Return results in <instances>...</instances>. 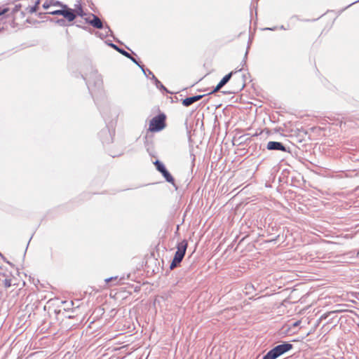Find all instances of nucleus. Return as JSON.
<instances>
[{
  "label": "nucleus",
  "instance_id": "obj_31",
  "mask_svg": "<svg viewBox=\"0 0 359 359\" xmlns=\"http://www.w3.org/2000/svg\"><path fill=\"white\" fill-rule=\"evenodd\" d=\"M358 2H359V0H357V1H353V3H351V4H350L348 6H347L345 8V9H346V8H348V7H350V6H351L352 5H353V4H355L358 3Z\"/></svg>",
  "mask_w": 359,
  "mask_h": 359
},
{
  "label": "nucleus",
  "instance_id": "obj_10",
  "mask_svg": "<svg viewBox=\"0 0 359 359\" xmlns=\"http://www.w3.org/2000/svg\"><path fill=\"white\" fill-rule=\"evenodd\" d=\"M113 135L112 132L107 127L102 129L99 133V137L103 144L112 142Z\"/></svg>",
  "mask_w": 359,
  "mask_h": 359
},
{
  "label": "nucleus",
  "instance_id": "obj_18",
  "mask_svg": "<svg viewBox=\"0 0 359 359\" xmlns=\"http://www.w3.org/2000/svg\"><path fill=\"white\" fill-rule=\"evenodd\" d=\"M145 74H144L146 76H147V72H149V75H151L149 78L154 81V83H155V82L156 81V80H158L156 76L155 75L152 73L151 71H150L149 69H145Z\"/></svg>",
  "mask_w": 359,
  "mask_h": 359
},
{
  "label": "nucleus",
  "instance_id": "obj_22",
  "mask_svg": "<svg viewBox=\"0 0 359 359\" xmlns=\"http://www.w3.org/2000/svg\"><path fill=\"white\" fill-rule=\"evenodd\" d=\"M39 2H40L39 0H37L35 5H34V6L31 7L30 11H29L30 13H34L36 11L38 5L39 4Z\"/></svg>",
  "mask_w": 359,
  "mask_h": 359
},
{
  "label": "nucleus",
  "instance_id": "obj_38",
  "mask_svg": "<svg viewBox=\"0 0 359 359\" xmlns=\"http://www.w3.org/2000/svg\"><path fill=\"white\" fill-rule=\"evenodd\" d=\"M248 236V235H246L245 236H244L243 238H242V239H241V241H243V240H244V239H245Z\"/></svg>",
  "mask_w": 359,
  "mask_h": 359
},
{
  "label": "nucleus",
  "instance_id": "obj_25",
  "mask_svg": "<svg viewBox=\"0 0 359 359\" xmlns=\"http://www.w3.org/2000/svg\"><path fill=\"white\" fill-rule=\"evenodd\" d=\"M52 5L55 6H62V5H64V4L59 1H55L52 3Z\"/></svg>",
  "mask_w": 359,
  "mask_h": 359
},
{
  "label": "nucleus",
  "instance_id": "obj_33",
  "mask_svg": "<svg viewBox=\"0 0 359 359\" xmlns=\"http://www.w3.org/2000/svg\"><path fill=\"white\" fill-rule=\"evenodd\" d=\"M116 277L114 278V279H116ZM112 279H114V278L111 277V278H107L105 280V281L108 283V282L111 281Z\"/></svg>",
  "mask_w": 359,
  "mask_h": 359
},
{
  "label": "nucleus",
  "instance_id": "obj_21",
  "mask_svg": "<svg viewBox=\"0 0 359 359\" xmlns=\"http://www.w3.org/2000/svg\"><path fill=\"white\" fill-rule=\"evenodd\" d=\"M56 22L60 25V26H62V27H65L67 25V19L66 18H63V19H60V20H57L56 21Z\"/></svg>",
  "mask_w": 359,
  "mask_h": 359
},
{
  "label": "nucleus",
  "instance_id": "obj_36",
  "mask_svg": "<svg viewBox=\"0 0 359 359\" xmlns=\"http://www.w3.org/2000/svg\"><path fill=\"white\" fill-rule=\"evenodd\" d=\"M191 156L193 158V161H195V155L191 154Z\"/></svg>",
  "mask_w": 359,
  "mask_h": 359
},
{
  "label": "nucleus",
  "instance_id": "obj_30",
  "mask_svg": "<svg viewBox=\"0 0 359 359\" xmlns=\"http://www.w3.org/2000/svg\"><path fill=\"white\" fill-rule=\"evenodd\" d=\"M20 8H21V5L20 4L15 5L14 11H18Z\"/></svg>",
  "mask_w": 359,
  "mask_h": 359
},
{
  "label": "nucleus",
  "instance_id": "obj_9",
  "mask_svg": "<svg viewBox=\"0 0 359 359\" xmlns=\"http://www.w3.org/2000/svg\"><path fill=\"white\" fill-rule=\"evenodd\" d=\"M75 8L72 9L69 8V22L74 20L76 16L84 17L86 13L83 11L81 4L79 1L75 4Z\"/></svg>",
  "mask_w": 359,
  "mask_h": 359
},
{
  "label": "nucleus",
  "instance_id": "obj_40",
  "mask_svg": "<svg viewBox=\"0 0 359 359\" xmlns=\"http://www.w3.org/2000/svg\"><path fill=\"white\" fill-rule=\"evenodd\" d=\"M255 1L256 2V4H257V1L258 0H252V2Z\"/></svg>",
  "mask_w": 359,
  "mask_h": 359
},
{
  "label": "nucleus",
  "instance_id": "obj_34",
  "mask_svg": "<svg viewBox=\"0 0 359 359\" xmlns=\"http://www.w3.org/2000/svg\"><path fill=\"white\" fill-rule=\"evenodd\" d=\"M276 29V27H273V28H269V27H267V28H265L264 29L266 30H271V31H273Z\"/></svg>",
  "mask_w": 359,
  "mask_h": 359
},
{
  "label": "nucleus",
  "instance_id": "obj_4",
  "mask_svg": "<svg viewBox=\"0 0 359 359\" xmlns=\"http://www.w3.org/2000/svg\"><path fill=\"white\" fill-rule=\"evenodd\" d=\"M293 345L289 341H283L269 351L262 359H276L292 349Z\"/></svg>",
  "mask_w": 359,
  "mask_h": 359
},
{
  "label": "nucleus",
  "instance_id": "obj_7",
  "mask_svg": "<svg viewBox=\"0 0 359 359\" xmlns=\"http://www.w3.org/2000/svg\"><path fill=\"white\" fill-rule=\"evenodd\" d=\"M14 277L8 270H0V286L7 289L13 285ZM15 285V283H13Z\"/></svg>",
  "mask_w": 359,
  "mask_h": 359
},
{
  "label": "nucleus",
  "instance_id": "obj_2",
  "mask_svg": "<svg viewBox=\"0 0 359 359\" xmlns=\"http://www.w3.org/2000/svg\"><path fill=\"white\" fill-rule=\"evenodd\" d=\"M72 308L69 307V320H74L71 328L80 325L83 320V313L81 311L80 306L82 304L81 299H76L74 301H70Z\"/></svg>",
  "mask_w": 359,
  "mask_h": 359
},
{
  "label": "nucleus",
  "instance_id": "obj_26",
  "mask_svg": "<svg viewBox=\"0 0 359 359\" xmlns=\"http://www.w3.org/2000/svg\"><path fill=\"white\" fill-rule=\"evenodd\" d=\"M8 8H3L1 10H0V17L3 15H4L6 13H7L8 11Z\"/></svg>",
  "mask_w": 359,
  "mask_h": 359
},
{
  "label": "nucleus",
  "instance_id": "obj_43",
  "mask_svg": "<svg viewBox=\"0 0 359 359\" xmlns=\"http://www.w3.org/2000/svg\"><path fill=\"white\" fill-rule=\"evenodd\" d=\"M357 257H359V250L357 252Z\"/></svg>",
  "mask_w": 359,
  "mask_h": 359
},
{
  "label": "nucleus",
  "instance_id": "obj_23",
  "mask_svg": "<svg viewBox=\"0 0 359 359\" xmlns=\"http://www.w3.org/2000/svg\"><path fill=\"white\" fill-rule=\"evenodd\" d=\"M83 21H82V20H76V21L75 22V24L76 25V26H77V27H81V28H83V29H86V30L87 29H88L87 27H83V26H82V24H83Z\"/></svg>",
  "mask_w": 359,
  "mask_h": 359
},
{
  "label": "nucleus",
  "instance_id": "obj_44",
  "mask_svg": "<svg viewBox=\"0 0 359 359\" xmlns=\"http://www.w3.org/2000/svg\"><path fill=\"white\" fill-rule=\"evenodd\" d=\"M358 298H359V292L358 293Z\"/></svg>",
  "mask_w": 359,
  "mask_h": 359
},
{
  "label": "nucleus",
  "instance_id": "obj_5",
  "mask_svg": "<svg viewBox=\"0 0 359 359\" xmlns=\"http://www.w3.org/2000/svg\"><path fill=\"white\" fill-rule=\"evenodd\" d=\"M85 22L90 25L92 27L96 29H104L106 30V35H108L109 33H111V30L108 25L105 27L103 25L102 20L95 14L90 13L88 17L84 18Z\"/></svg>",
  "mask_w": 359,
  "mask_h": 359
},
{
  "label": "nucleus",
  "instance_id": "obj_39",
  "mask_svg": "<svg viewBox=\"0 0 359 359\" xmlns=\"http://www.w3.org/2000/svg\"><path fill=\"white\" fill-rule=\"evenodd\" d=\"M147 77H149L151 75H149V72H147Z\"/></svg>",
  "mask_w": 359,
  "mask_h": 359
},
{
  "label": "nucleus",
  "instance_id": "obj_42",
  "mask_svg": "<svg viewBox=\"0 0 359 359\" xmlns=\"http://www.w3.org/2000/svg\"><path fill=\"white\" fill-rule=\"evenodd\" d=\"M32 236H33V234L30 236V238L29 240V242L31 241V239L32 238Z\"/></svg>",
  "mask_w": 359,
  "mask_h": 359
},
{
  "label": "nucleus",
  "instance_id": "obj_16",
  "mask_svg": "<svg viewBox=\"0 0 359 359\" xmlns=\"http://www.w3.org/2000/svg\"><path fill=\"white\" fill-rule=\"evenodd\" d=\"M161 174L163 175L166 182L172 184L174 187H175L176 189H177V187L175 183V180L173 177L167 169H165L164 171H163Z\"/></svg>",
  "mask_w": 359,
  "mask_h": 359
},
{
  "label": "nucleus",
  "instance_id": "obj_3",
  "mask_svg": "<svg viewBox=\"0 0 359 359\" xmlns=\"http://www.w3.org/2000/svg\"><path fill=\"white\" fill-rule=\"evenodd\" d=\"M187 247L188 241L186 239H184L180 242L177 243L176 245L177 250L170 264V269L171 270L177 268L180 265V263L182 262L185 256Z\"/></svg>",
  "mask_w": 359,
  "mask_h": 359
},
{
  "label": "nucleus",
  "instance_id": "obj_8",
  "mask_svg": "<svg viewBox=\"0 0 359 359\" xmlns=\"http://www.w3.org/2000/svg\"><path fill=\"white\" fill-rule=\"evenodd\" d=\"M109 45L113 48L114 50H116V51H118L119 53L122 54L123 55H124L125 57H126L127 58L130 59L133 62H134L135 64H136L140 69L142 71V72L144 74H145V69H144V66L142 64H140L135 57H133L128 52L126 51L125 50H123V48H119L118 46H116V44L113 43H109Z\"/></svg>",
  "mask_w": 359,
  "mask_h": 359
},
{
  "label": "nucleus",
  "instance_id": "obj_12",
  "mask_svg": "<svg viewBox=\"0 0 359 359\" xmlns=\"http://www.w3.org/2000/svg\"><path fill=\"white\" fill-rule=\"evenodd\" d=\"M205 95H197L192 97H188L182 100V103L184 107H189L193 103L199 101Z\"/></svg>",
  "mask_w": 359,
  "mask_h": 359
},
{
  "label": "nucleus",
  "instance_id": "obj_19",
  "mask_svg": "<svg viewBox=\"0 0 359 359\" xmlns=\"http://www.w3.org/2000/svg\"><path fill=\"white\" fill-rule=\"evenodd\" d=\"M145 74H144L146 76H147V72H149V75H151L149 78L154 81V83H155V82L156 81V80H158L156 76L155 75L152 73L151 71H150L149 69H145Z\"/></svg>",
  "mask_w": 359,
  "mask_h": 359
},
{
  "label": "nucleus",
  "instance_id": "obj_6",
  "mask_svg": "<svg viewBox=\"0 0 359 359\" xmlns=\"http://www.w3.org/2000/svg\"><path fill=\"white\" fill-rule=\"evenodd\" d=\"M165 115L159 114L154 116L149 123V130L152 132H158L165 127Z\"/></svg>",
  "mask_w": 359,
  "mask_h": 359
},
{
  "label": "nucleus",
  "instance_id": "obj_1",
  "mask_svg": "<svg viewBox=\"0 0 359 359\" xmlns=\"http://www.w3.org/2000/svg\"><path fill=\"white\" fill-rule=\"evenodd\" d=\"M81 78L86 81L87 88L91 95L102 87V78L97 70L93 67H89V72L85 75L81 74Z\"/></svg>",
  "mask_w": 359,
  "mask_h": 359
},
{
  "label": "nucleus",
  "instance_id": "obj_32",
  "mask_svg": "<svg viewBox=\"0 0 359 359\" xmlns=\"http://www.w3.org/2000/svg\"><path fill=\"white\" fill-rule=\"evenodd\" d=\"M180 226H177L176 231H175V234L176 236L179 235Z\"/></svg>",
  "mask_w": 359,
  "mask_h": 359
},
{
  "label": "nucleus",
  "instance_id": "obj_14",
  "mask_svg": "<svg viewBox=\"0 0 359 359\" xmlns=\"http://www.w3.org/2000/svg\"><path fill=\"white\" fill-rule=\"evenodd\" d=\"M233 82L236 85V90H241L245 86V75H242L239 78H234Z\"/></svg>",
  "mask_w": 359,
  "mask_h": 359
},
{
  "label": "nucleus",
  "instance_id": "obj_15",
  "mask_svg": "<svg viewBox=\"0 0 359 359\" xmlns=\"http://www.w3.org/2000/svg\"><path fill=\"white\" fill-rule=\"evenodd\" d=\"M48 13L53 15H61L67 19V5H62V9L61 10L50 11Z\"/></svg>",
  "mask_w": 359,
  "mask_h": 359
},
{
  "label": "nucleus",
  "instance_id": "obj_35",
  "mask_svg": "<svg viewBox=\"0 0 359 359\" xmlns=\"http://www.w3.org/2000/svg\"><path fill=\"white\" fill-rule=\"evenodd\" d=\"M121 154V153H120V154H114V155L111 154V156L112 157H115V156H120Z\"/></svg>",
  "mask_w": 359,
  "mask_h": 359
},
{
  "label": "nucleus",
  "instance_id": "obj_17",
  "mask_svg": "<svg viewBox=\"0 0 359 359\" xmlns=\"http://www.w3.org/2000/svg\"><path fill=\"white\" fill-rule=\"evenodd\" d=\"M154 164L156 167V169L160 172L161 173L163 171H164L165 169H166L165 166L164 165V164L160 161L159 160H156L154 162Z\"/></svg>",
  "mask_w": 359,
  "mask_h": 359
},
{
  "label": "nucleus",
  "instance_id": "obj_20",
  "mask_svg": "<svg viewBox=\"0 0 359 359\" xmlns=\"http://www.w3.org/2000/svg\"><path fill=\"white\" fill-rule=\"evenodd\" d=\"M154 84L157 88H158L160 90H163L167 93H169L168 90H167V88L161 83V82L159 80H156V81L155 82Z\"/></svg>",
  "mask_w": 359,
  "mask_h": 359
},
{
  "label": "nucleus",
  "instance_id": "obj_41",
  "mask_svg": "<svg viewBox=\"0 0 359 359\" xmlns=\"http://www.w3.org/2000/svg\"><path fill=\"white\" fill-rule=\"evenodd\" d=\"M248 229H250L251 226L250 225H248V226H245Z\"/></svg>",
  "mask_w": 359,
  "mask_h": 359
},
{
  "label": "nucleus",
  "instance_id": "obj_11",
  "mask_svg": "<svg viewBox=\"0 0 359 359\" xmlns=\"http://www.w3.org/2000/svg\"><path fill=\"white\" fill-rule=\"evenodd\" d=\"M266 149L268 150H276V151H287V147L280 142L270 141L268 142L266 145Z\"/></svg>",
  "mask_w": 359,
  "mask_h": 359
},
{
  "label": "nucleus",
  "instance_id": "obj_27",
  "mask_svg": "<svg viewBox=\"0 0 359 359\" xmlns=\"http://www.w3.org/2000/svg\"><path fill=\"white\" fill-rule=\"evenodd\" d=\"M248 50H247L245 53V56H244V58L243 60V65H245L246 64V60H247V57H248Z\"/></svg>",
  "mask_w": 359,
  "mask_h": 359
},
{
  "label": "nucleus",
  "instance_id": "obj_37",
  "mask_svg": "<svg viewBox=\"0 0 359 359\" xmlns=\"http://www.w3.org/2000/svg\"><path fill=\"white\" fill-rule=\"evenodd\" d=\"M280 29H286L284 27V26H283V25H281V26L280 27Z\"/></svg>",
  "mask_w": 359,
  "mask_h": 359
},
{
  "label": "nucleus",
  "instance_id": "obj_13",
  "mask_svg": "<svg viewBox=\"0 0 359 359\" xmlns=\"http://www.w3.org/2000/svg\"><path fill=\"white\" fill-rule=\"evenodd\" d=\"M242 69H236L235 71H232L230 73L225 75L221 81L218 83L219 88H222L224 86H225L231 79L232 76L236 74L238 72H241Z\"/></svg>",
  "mask_w": 359,
  "mask_h": 359
},
{
  "label": "nucleus",
  "instance_id": "obj_28",
  "mask_svg": "<svg viewBox=\"0 0 359 359\" xmlns=\"http://www.w3.org/2000/svg\"><path fill=\"white\" fill-rule=\"evenodd\" d=\"M50 4H49V3H48V2H47V1H46V2H44V3L43 4V8L44 9H48V8H49V7H50Z\"/></svg>",
  "mask_w": 359,
  "mask_h": 359
},
{
  "label": "nucleus",
  "instance_id": "obj_24",
  "mask_svg": "<svg viewBox=\"0 0 359 359\" xmlns=\"http://www.w3.org/2000/svg\"><path fill=\"white\" fill-rule=\"evenodd\" d=\"M245 289L247 290H254L255 288H254V285L252 283H248V284H246ZM247 292H250V291H248Z\"/></svg>",
  "mask_w": 359,
  "mask_h": 359
},
{
  "label": "nucleus",
  "instance_id": "obj_29",
  "mask_svg": "<svg viewBox=\"0 0 359 359\" xmlns=\"http://www.w3.org/2000/svg\"><path fill=\"white\" fill-rule=\"evenodd\" d=\"M221 88H219V85L217 84L216 86V87L214 88V90L211 93H210L209 94H212V93H216V92L219 91Z\"/></svg>",
  "mask_w": 359,
  "mask_h": 359
}]
</instances>
